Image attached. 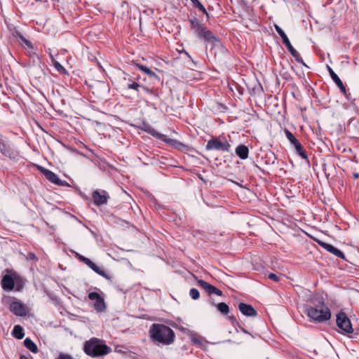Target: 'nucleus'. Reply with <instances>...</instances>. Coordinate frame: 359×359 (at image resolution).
Here are the masks:
<instances>
[{"mask_svg":"<svg viewBox=\"0 0 359 359\" xmlns=\"http://www.w3.org/2000/svg\"><path fill=\"white\" fill-rule=\"evenodd\" d=\"M16 290H17L18 291H19V290H20V287H19V286H18V285L17 286Z\"/></svg>","mask_w":359,"mask_h":359,"instance_id":"37998d69","label":"nucleus"},{"mask_svg":"<svg viewBox=\"0 0 359 359\" xmlns=\"http://www.w3.org/2000/svg\"><path fill=\"white\" fill-rule=\"evenodd\" d=\"M44 176L48 181H50V182H52L55 184L57 183L58 179H59V177L55 173H54L53 172H52L50 170H48V171L46 172V174L44 175Z\"/></svg>","mask_w":359,"mask_h":359,"instance_id":"393cba45","label":"nucleus"},{"mask_svg":"<svg viewBox=\"0 0 359 359\" xmlns=\"http://www.w3.org/2000/svg\"><path fill=\"white\" fill-rule=\"evenodd\" d=\"M194 343H198V340H194Z\"/></svg>","mask_w":359,"mask_h":359,"instance_id":"c03bdc74","label":"nucleus"},{"mask_svg":"<svg viewBox=\"0 0 359 359\" xmlns=\"http://www.w3.org/2000/svg\"><path fill=\"white\" fill-rule=\"evenodd\" d=\"M29 257H30V258H32V259H36V256H35V255H34V254H30V255H29Z\"/></svg>","mask_w":359,"mask_h":359,"instance_id":"79ce46f5","label":"nucleus"},{"mask_svg":"<svg viewBox=\"0 0 359 359\" xmlns=\"http://www.w3.org/2000/svg\"><path fill=\"white\" fill-rule=\"evenodd\" d=\"M269 278L275 282H278L280 280L279 277L277 275H276L275 273H269Z\"/></svg>","mask_w":359,"mask_h":359,"instance_id":"72a5a7b5","label":"nucleus"},{"mask_svg":"<svg viewBox=\"0 0 359 359\" xmlns=\"http://www.w3.org/2000/svg\"><path fill=\"white\" fill-rule=\"evenodd\" d=\"M56 185L61 186V187H70L69 184L65 180H62L60 178L58 179Z\"/></svg>","mask_w":359,"mask_h":359,"instance_id":"473e14b6","label":"nucleus"},{"mask_svg":"<svg viewBox=\"0 0 359 359\" xmlns=\"http://www.w3.org/2000/svg\"><path fill=\"white\" fill-rule=\"evenodd\" d=\"M25 304L20 301L13 302L10 304V311L17 316H27V311Z\"/></svg>","mask_w":359,"mask_h":359,"instance_id":"ddd939ff","label":"nucleus"},{"mask_svg":"<svg viewBox=\"0 0 359 359\" xmlns=\"http://www.w3.org/2000/svg\"><path fill=\"white\" fill-rule=\"evenodd\" d=\"M1 284L3 290L5 291H11L14 289L15 287L14 279L11 276L8 274L4 275L3 276Z\"/></svg>","mask_w":359,"mask_h":359,"instance_id":"2eb2a0df","label":"nucleus"},{"mask_svg":"<svg viewBox=\"0 0 359 359\" xmlns=\"http://www.w3.org/2000/svg\"><path fill=\"white\" fill-rule=\"evenodd\" d=\"M236 154L240 158L244 160L248 157L249 149L245 145L240 144L236 148Z\"/></svg>","mask_w":359,"mask_h":359,"instance_id":"a211bd4d","label":"nucleus"},{"mask_svg":"<svg viewBox=\"0 0 359 359\" xmlns=\"http://www.w3.org/2000/svg\"><path fill=\"white\" fill-rule=\"evenodd\" d=\"M328 72L330 74V77L333 80V81L335 83V84L339 87L341 92L343 94H346V88L341 81V80L339 79V77L336 74V73L333 71V69L330 67L327 66Z\"/></svg>","mask_w":359,"mask_h":359,"instance_id":"dca6fc26","label":"nucleus"},{"mask_svg":"<svg viewBox=\"0 0 359 359\" xmlns=\"http://www.w3.org/2000/svg\"><path fill=\"white\" fill-rule=\"evenodd\" d=\"M20 38L22 40V41L29 48H33V46L31 41L26 39L22 35H20Z\"/></svg>","mask_w":359,"mask_h":359,"instance_id":"7c9ffc66","label":"nucleus"},{"mask_svg":"<svg viewBox=\"0 0 359 359\" xmlns=\"http://www.w3.org/2000/svg\"><path fill=\"white\" fill-rule=\"evenodd\" d=\"M38 170L44 175L46 174V172L48 171V169L45 168L41 165L37 166Z\"/></svg>","mask_w":359,"mask_h":359,"instance_id":"c9c22d12","label":"nucleus"},{"mask_svg":"<svg viewBox=\"0 0 359 359\" xmlns=\"http://www.w3.org/2000/svg\"><path fill=\"white\" fill-rule=\"evenodd\" d=\"M353 177L355 179L359 178V173H358V172L354 173Z\"/></svg>","mask_w":359,"mask_h":359,"instance_id":"a19ab883","label":"nucleus"},{"mask_svg":"<svg viewBox=\"0 0 359 359\" xmlns=\"http://www.w3.org/2000/svg\"><path fill=\"white\" fill-rule=\"evenodd\" d=\"M140 129L151 135L154 137L165 142L167 144L172 147V148L177 149L178 151H189L191 149L189 146L183 144L179 140L168 138L166 135L157 132L152 126L148 123H143L142 126L140 127Z\"/></svg>","mask_w":359,"mask_h":359,"instance_id":"7ed1b4c3","label":"nucleus"},{"mask_svg":"<svg viewBox=\"0 0 359 359\" xmlns=\"http://www.w3.org/2000/svg\"><path fill=\"white\" fill-rule=\"evenodd\" d=\"M275 29L277 32V33L279 34V36L281 37L283 43L287 47L288 51L291 53V55L295 58L296 61L299 63L302 64L303 65L306 66V65L304 63L303 59L300 56L299 53L294 48V47L292 46L289 39L287 38V35L284 32V31L277 25H275Z\"/></svg>","mask_w":359,"mask_h":359,"instance_id":"423d86ee","label":"nucleus"},{"mask_svg":"<svg viewBox=\"0 0 359 359\" xmlns=\"http://www.w3.org/2000/svg\"><path fill=\"white\" fill-rule=\"evenodd\" d=\"M229 319L231 320L232 324H234V323L238 324V323L234 316H229Z\"/></svg>","mask_w":359,"mask_h":359,"instance_id":"4c0bfd02","label":"nucleus"},{"mask_svg":"<svg viewBox=\"0 0 359 359\" xmlns=\"http://www.w3.org/2000/svg\"><path fill=\"white\" fill-rule=\"evenodd\" d=\"M337 325L338 327L344 333L351 334L353 329L351 320L344 312H339L337 316Z\"/></svg>","mask_w":359,"mask_h":359,"instance_id":"1a4fd4ad","label":"nucleus"},{"mask_svg":"<svg viewBox=\"0 0 359 359\" xmlns=\"http://www.w3.org/2000/svg\"><path fill=\"white\" fill-rule=\"evenodd\" d=\"M230 147L231 145L228 142H222L217 137H212L208 142L205 146V149L229 152Z\"/></svg>","mask_w":359,"mask_h":359,"instance_id":"6e6552de","label":"nucleus"},{"mask_svg":"<svg viewBox=\"0 0 359 359\" xmlns=\"http://www.w3.org/2000/svg\"><path fill=\"white\" fill-rule=\"evenodd\" d=\"M0 153L6 157H11L13 152L11 147L4 140L3 136L0 134Z\"/></svg>","mask_w":359,"mask_h":359,"instance_id":"f3484780","label":"nucleus"},{"mask_svg":"<svg viewBox=\"0 0 359 359\" xmlns=\"http://www.w3.org/2000/svg\"><path fill=\"white\" fill-rule=\"evenodd\" d=\"M51 58H52V60H53V62L54 64L55 69L58 72H62L65 71V69L57 61L55 60V59L53 57L52 55H51Z\"/></svg>","mask_w":359,"mask_h":359,"instance_id":"c85d7f7f","label":"nucleus"},{"mask_svg":"<svg viewBox=\"0 0 359 359\" xmlns=\"http://www.w3.org/2000/svg\"><path fill=\"white\" fill-rule=\"evenodd\" d=\"M189 295L191 296V297L194 299V300H196L199 298L200 297V294H199V292L197 289L196 288H191L189 291Z\"/></svg>","mask_w":359,"mask_h":359,"instance_id":"cd10ccee","label":"nucleus"},{"mask_svg":"<svg viewBox=\"0 0 359 359\" xmlns=\"http://www.w3.org/2000/svg\"><path fill=\"white\" fill-rule=\"evenodd\" d=\"M354 137L359 138V135H358V136H354Z\"/></svg>","mask_w":359,"mask_h":359,"instance_id":"a18cd8bd","label":"nucleus"},{"mask_svg":"<svg viewBox=\"0 0 359 359\" xmlns=\"http://www.w3.org/2000/svg\"><path fill=\"white\" fill-rule=\"evenodd\" d=\"M217 311L220 312L221 314L226 316L229 312V306L224 302H220L219 304H215Z\"/></svg>","mask_w":359,"mask_h":359,"instance_id":"b1692460","label":"nucleus"},{"mask_svg":"<svg viewBox=\"0 0 359 359\" xmlns=\"http://www.w3.org/2000/svg\"><path fill=\"white\" fill-rule=\"evenodd\" d=\"M197 284L198 286H200L201 288H203L206 292H208V294L210 293V290L212 286L211 284H210L209 283H208L203 280H198L197 281Z\"/></svg>","mask_w":359,"mask_h":359,"instance_id":"bb28decb","label":"nucleus"},{"mask_svg":"<svg viewBox=\"0 0 359 359\" xmlns=\"http://www.w3.org/2000/svg\"><path fill=\"white\" fill-rule=\"evenodd\" d=\"M318 243L324 249L327 250V245H329V243H325L323 241H318Z\"/></svg>","mask_w":359,"mask_h":359,"instance_id":"e433bc0d","label":"nucleus"},{"mask_svg":"<svg viewBox=\"0 0 359 359\" xmlns=\"http://www.w3.org/2000/svg\"><path fill=\"white\" fill-rule=\"evenodd\" d=\"M141 91H144L147 93L150 94V95H154V88H150L149 87L142 86V88H140V92Z\"/></svg>","mask_w":359,"mask_h":359,"instance_id":"2f4dec72","label":"nucleus"},{"mask_svg":"<svg viewBox=\"0 0 359 359\" xmlns=\"http://www.w3.org/2000/svg\"><path fill=\"white\" fill-rule=\"evenodd\" d=\"M238 309L245 316L255 317L257 315V311L251 305L243 302L238 304Z\"/></svg>","mask_w":359,"mask_h":359,"instance_id":"4468645a","label":"nucleus"},{"mask_svg":"<svg viewBox=\"0 0 359 359\" xmlns=\"http://www.w3.org/2000/svg\"><path fill=\"white\" fill-rule=\"evenodd\" d=\"M20 359H32V358L31 357L30 355H22L20 356Z\"/></svg>","mask_w":359,"mask_h":359,"instance_id":"58836bf2","label":"nucleus"},{"mask_svg":"<svg viewBox=\"0 0 359 359\" xmlns=\"http://www.w3.org/2000/svg\"><path fill=\"white\" fill-rule=\"evenodd\" d=\"M88 298L91 301H95L94 309L97 311L102 312V311H104V309L106 308L104 300L97 292H90L88 294Z\"/></svg>","mask_w":359,"mask_h":359,"instance_id":"f8f14e48","label":"nucleus"},{"mask_svg":"<svg viewBox=\"0 0 359 359\" xmlns=\"http://www.w3.org/2000/svg\"><path fill=\"white\" fill-rule=\"evenodd\" d=\"M57 359H72V358L69 355L60 354Z\"/></svg>","mask_w":359,"mask_h":359,"instance_id":"f704fd0d","label":"nucleus"},{"mask_svg":"<svg viewBox=\"0 0 359 359\" xmlns=\"http://www.w3.org/2000/svg\"><path fill=\"white\" fill-rule=\"evenodd\" d=\"M192 3L194 7L198 8L199 11H202L204 14H205L206 17L208 18L209 15L203 6V5L198 0H190Z\"/></svg>","mask_w":359,"mask_h":359,"instance_id":"a878e982","label":"nucleus"},{"mask_svg":"<svg viewBox=\"0 0 359 359\" xmlns=\"http://www.w3.org/2000/svg\"><path fill=\"white\" fill-rule=\"evenodd\" d=\"M319 304L322 305V308L317 309L313 306H306V315L315 322H324L328 320L331 317V312L328 307L324 306V302L320 301Z\"/></svg>","mask_w":359,"mask_h":359,"instance_id":"39448f33","label":"nucleus"},{"mask_svg":"<svg viewBox=\"0 0 359 359\" xmlns=\"http://www.w3.org/2000/svg\"><path fill=\"white\" fill-rule=\"evenodd\" d=\"M83 351L89 356L99 357L107 355L111 351V348L102 342V341L92 338L84 343Z\"/></svg>","mask_w":359,"mask_h":359,"instance_id":"20e7f679","label":"nucleus"},{"mask_svg":"<svg viewBox=\"0 0 359 359\" xmlns=\"http://www.w3.org/2000/svg\"><path fill=\"white\" fill-rule=\"evenodd\" d=\"M24 345L27 348H28L32 353H36L38 352L37 346L31 339L26 338L24 340Z\"/></svg>","mask_w":359,"mask_h":359,"instance_id":"4be33fe9","label":"nucleus"},{"mask_svg":"<svg viewBox=\"0 0 359 359\" xmlns=\"http://www.w3.org/2000/svg\"><path fill=\"white\" fill-rule=\"evenodd\" d=\"M76 257L81 262H83L86 264L89 268H90L93 271L102 276L107 280L111 281L112 280V276L107 273L103 269L97 266L94 262H93L90 259L79 254L76 253Z\"/></svg>","mask_w":359,"mask_h":359,"instance_id":"0eeeda50","label":"nucleus"},{"mask_svg":"<svg viewBox=\"0 0 359 359\" xmlns=\"http://www.w3.org/2000/svg\"><path fill=\"white\" fill-rule=\"evenodd\" d=\"M285 134L291 144L294 146L297 154L299 155L303 159H308V155L306 154V152L304 149L299 141L294 136V135L287 129L285 130Z\"/></svg>","mask_w":359,"mask_h":359,"instance_id":"9d476101","label":"nucleus"},{"mask_svg":"<svg viewBox=\"0 0 359 359\" xmlns=\"http://www.w3.org/2000/svg\"><path fill=\"white\" fill-rule=\"evenodd\" d=\"M327 248L326 250L330 252V253L334 255L337 257L345 259L344 254L339 249L333 246L332 245L330 244L329 245H327Z\"/></svg>","mask_w":359,"mask_h":359,"instance_id":"5701e85b","label":"nucleus"},{"mask_svg":"<svg viewBox=\"0 0 359 359\" xmlns=\"http://www.w3.org/2000/svg\"><path fill=\"white\" fill-rule=\"evenodd\" d=\"M92 198L96 206H101L107 203L109 195L104 190L97 189L92 193Z\"/></svg>","mask_w":359,"mask_h":359,"instance_id":"9b49d317","label":"nucleus"},{"mask_svg":"<svg viewBox=\"0 0 359 359\" xmlns=\"http://www.w3.org/2000/svg\"><path fill=\"white\" fill-rule=\"evenodd\" d=\"M343 95L346 97L347 100H350L351 99V97H350L351 93H348L346 90V94H343Z\"/></svg>","mask_w":359,"mask_h":359,"instance_id":"ea45409f","label":"nucleus"},{"mask_svg":"<svg viewBox=\"0 0 359 359\" xmlns=\"http://www.w3.org/2000/svg\"><path fill=\"white\" fill-rule=\"evenodd\" d=\"M151 340L156 344L170 345L175 339L174 331L163 324L154 323L149 330Z\"/></svg>","mask_w":359,"mask_h":359,"instance_id":"f03ea898","label":"nucleus"},{"mask_svg":"<svg viewBox=\"0 0 359 359\" xmlns=\"http://www.w3.org/2000/svg\"><path fill=\"white\" fill-rule=\"evenodd\" d=\"M12 334L18 339H22L25 336L23 328L19 325H15L12 332Z\"/></svg>","mask_w":359,"mask_h":359,"instance_id":"412c9836","label":"nucleus"},{"mask_svg":"<svg viewBox=\"0 0 359 359\" xmlns=\"http://www.w3.org/2000/svg\"><path fill=\"white\" fill-rule=\"evenodd\" d=\"M190 28L196 36L204 41L206 48L211 46L210 50L216 56L217 53H222L225 51L219 38L214 34L198 18L189 19Z\"/></svg>","mask_w":359,"mask_h":359,"instance_id":"f257e3e1","label":"nucleus"},{"mask_svg":"<svg viewBox=\"0 0 359 359\" xmlns=\"http://www.w3.org/2000/svg\"><path fill=\"white\" fill-rule=\"evenodd\" d=\"M126 88L129 90H135L137 95H140V88H142V85L138 83L129 79L128 82L126 83Z\"/></svg>","mask_w":359,"mask_h":359,"instance_id":"aec40b11","label":"nucleus"},{"mask_svg":"<svg viewBox=\"0 0 359 359\" xmlns=\"http://www.w3.org/2000/svg\"><path fill=\"white\" fill-rule=\"evenodd\" d=\"M215 294L217 296H222L223 294L222 291L221 290L217 288L216 287H215L213 285L212 286V288L210 290L209 294Z\"/></svg>","mask_w":359,"mask_h":359,"instance_id":"c756f323","label":"nucleus"},{"mask_svg":"<svg viewBox=\"0 0 359 359\" xmlns=\"http://www.w3.org/2000/svg\"><path fill=\"white\" fill-rule=\"evenodd\" d=\"M137 67H138L139 69H140L141 71L144 72L147 75H148L150 79L156 80L158 81H160V79L158 76V75L155 72L151 71L150 69L147 67L146 66H144L142 65H137Z\"/></svg>","mask_w":359,"mask_h":359,"instance_id":"6ab92c4d","label":"nucleus"}]
</instances>
